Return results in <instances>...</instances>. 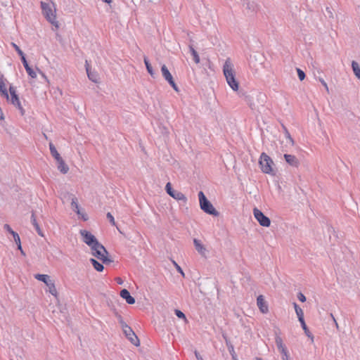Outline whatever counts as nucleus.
Returning <instances> with one entry per match:
<instances>
[{
	"mask_svg": "<svg viewBox=\"0 0 360 360\" xmlns=\"http://www.w3.org/2000/svg\"><path fill=\"white\" fill-rule=\"evenodd\" d=\"M80 235L82 237L83 241L90 247L91 254L96 257L98 259L105 263L109 262L108 259V252L96 239V238L89 231L82 229L79 231Z\"/></svg>",
	"mask_w": 360,
	"mask_h": 360,
	"instance_id": "nucleus-1",
	"label": "nucleus"
},
{
	"mask_svg": "<svg viewBox=\"0 0 360 360\" xmlns=\"http://www.w3.org/2000/svg\"><path fill=\"white\" fill-rule=\"evenodd\" d=\"M41 8L42 11V14L45 17V18L56 29L59 27V23L57 20L56 16V4L53 1H49V2H41Z\"/></svg>",
	"mask_w": 360,
	"mask_h": 360,
	"instance_id": "nucleus-2",
	"label": "nucleus"
},
{
	"mask_svg": "<svg viewBox=\"0 0 360 360\" xmlns=\"http://www.w3.org/2000/svg\"><path fill=\"white\" fill-rule=\"evenodd\" d=\"M223 72L226 80L231 89L234 91H238L239 88V84L236 79L233 65L231 63L229 58L226 60L223 65Z\"/></svg>",
	"mask_w": 360,
	"mask_h": 360,
	"instance_id": "nucleus-3",
	"label": "nucleus"
},
{
	"mask_svg": "<svg viewBox=\"0 0 360 360\" xmlns=\"http://www.w3.org/2000/svg\"><path fill=\"white\" fill-rule=\"evenodd\" d=\"M259 164L261 170L263 173L268 174L272 176H274L276 174V172L274 169V163L272 159L265 153H262L261 154Z\"/></svg>",
	"mask_w": 360,
	"mask_h": 360,
	"instance_id": "nucleus-4",
	"label": "nucleus"
},
{
	"mask_svg": "<svg viewBox=\"0 0 360 360\" xmlns=\"http://www.w3.org/2000/svg\"><path fill=\"white\" fill-rule=\"evenodd\" d=\"M198 198L200 207L202 210L208 214L215 217L219 216V212L216 210L213 205L207 199L202 191L198 193Z\"/></svg>",
	"mask_w": 360,
	"mask_h": 360,
	"instance_id": "nucleus-5",
	"label": "nucleus"
},
{
	"mask_svg": "<svg viewBox=\"0 0 360 360\" xmlns=\"http://www.w3.org/2000/svg\"><path fill=\"white\" fill-rule=\"evenodd\" d=\"M8 98H5L8 103L14 105L16 108L19 110L20 114L22 115H25V110L20 103L18 95L17 94L15 88L10 85L8 88Z\"/></svg>",
	"mask_w": 360,
	"mask_h": 360,
	"instance_id": "nucleus-6",
	"label": "nucleus"
},
{
	"mask_svg": "<svg viewBox=\"0 0 360 360\" xmlns=\"http://www.w3.org/2000/svg\"><path fill=\"white\" fill-rule=\"evenodd\" d=\"M275 343L281 355V360H292L286 345L283 343L282 338L277 333L275 335Z\"/></svg>",
	"mask_w": 360,
	"mask_h": 360,
	"instance_id": "nucleus-7",
	"label": "nucleus"
},
{
	"mask_svg": "<svg viewBox=\"0 0 360 360\" xmlns=\"http://www.w3.org/2000/svg\"><path fill=\"white\" fill-rule=\"evenodd\" d=\"M253 214L259 224L264 227H269L271 224L270 219L265 216L262 211L257 208L253 209Z\"/></svg>",
	"mask_w": 360,
	"mask_h": 360,
	"instance_id": "nucleus-8",
	"label": "nucleus"
},
{
	"mask_svg": "<svg viewBox=\"0 0 360 360\" xmlns=\"http://www.w3.org/2000/svg\"><path fill=\"white\" fill-rule=\"evenodd\" d=\"M161 72L165 79L171 85V86L175 91L178 92L179 88L176 84L172 74L170 73V72L169 71L165 65H163L161 67Z\"/></svg>",
	"mask_w": 360,
	"mask_h": 360,
	"instance_id": "nucleus-9",
	"label": "nucleus"
},
{
	"mask_svg": "<svg viewBox=\"0 0 360 360\" xmlns=\"http://www.w3.org/2000/svg\"><path fill=\"white\" fill-rule=\"evenodd\" d=\"M123 331L129 340L135 346H139L140 342L132 329L127 325L122 326Z\"/></svg>",
	"mask_w": 360,
	"mask_h": 360,
	"instance_id": "nucleus-10",
	"label": "nucleus"
},
{
	"mask_svg": "<svg viewBox=\"0 0 360 360\" xmlns=\"http://www.w3.org/2000/svg\"><path fill=\"white\" fill-rule=\"evenodd\" d=\"M193 244L197 252L203 257H207L208 251L206 247L202 243V242L197 239H193Z\"/></svg>",
	"mask_w": 360,
	"mask_h": 360,
	"instance_id": "nucleus-11",
	"label": "nucleus"
},
{
	"mask_svg": "<svg viewBox=\"0 0 360 360\" xmlns=\"http://www.w3.org/2000/svg\"><path fill=\"white\" fill-rule=\"evenodd\" d=\"M6 83L7 80L3 75L0 77V95L4 98H8V91Z\"/></svg>",
	"mask_w": 360,
	"mask_h": 360,
	"instance_id": "nucleus-12",
	"label": "nucleus"
},
{
	"mask_svg": "<svg viewBox=\"0 0 360 360\" xmlns=\"http://www.w3.org/2000/svg\"><path fill=\"white\" fill-rule=\"evenodd\" d=\"M257 304L263 314H266L269 311V307L264 299L263 295H259L257 298Z\"/></svg>",
	"mask_w": 360,
	"mask_h": 360,
	"instance_id": "nucleus-13",
	"label": "nucleus"
},
{
	"mask_svg": "<svg viewBox=\"0 0 360 360\" xmlns=\"http://www.w3.org/2000/svg\"><path fill=\"white\" fill-rule=\"evenodd\" d=\"M120 296L129 304H133L135 303V299L131 296L129 292L127 289H123L121 290Z\"/></svg>",
	"mask_w": 360,
	"mask_h": 360,
	"instance_id": "nucleus-14",
	"label": "nucleus"
},
{
	"mask_svg": "<svg viewBox=\"0 0 360 360\" xmlns=\"http://www.w3.org/2000/svg\"><path fill=\"white\" fill-rule=\"evenodd\" d=\"M171 197L177 201L181 202L184 205H186L187 202V198L180 191L174 190L173 193L171 195Z\"/></svg>",
	"mask_w": 360,
	"mask_h": 360,
	"instance_id": "nucleus-15",
	"label": "nucleus"
},
{
	"mask_svg": "<svg viewBox=\"0 0 360 360\" xmlns=\"http://www.w3.org/2000/svg\"><path fill=\"white\" fill-rule=\"evenodd\" d=\"M284 158L285 161L292 167H298L299 165V160L298 159L293 155L290 154H285Z\"/></svg>",
	"mask_w": 360,
	"mask_h": 360,
	"instance_id": "nucleus-16",
	"label": "nucleus"
},
{
	"mask_svg": "<svg viewBox=\"0 0 360 360\" xmlns=\"http://www.w3.org/2000/svg\"><path fill=\"white\" fill-rule=\"evenodd\" d=\"M86 70L89 79L92 82L97 83L98 82V75L96 72H91L90 65L87 61H86Z\"/></svg>",
	"mask_w": 360,
	"mask_h": 360,
	"instance_id": "nucleus-17",
	"label": "nucleus"
},
{
	"mask_svg": "<svg viewBox=\"0 0 360 360\" xmlns=\"http://www.w3.org/2000/svg\"><path fill=\"white\" fill-rule=\"evenodd\" d=\"M58 162V170L63 173L66 174L69 171L68 166L65 164V161L63 160V158H60L58 160H56Z\"/></svg>",
	"mask_w": 360,
	"mask_h": 360,
	"instance_id": "nucleus-18",
	"label": "nucleus"
},
{
	"mask_svg": "<svg viewBox=\"0 0 360 360\" xmlns=\"http://www.w3.org/2000/svg\"><path fill=\"white\" fill-rule=\"evenodd\" d=\"M34 278L38 281L44 282L46 285H49L53 281L50 279V276L46 274H36Z\"/></svg>",
	"mask_w": 360,
	"mask_h": 360,
	"instance_id": "nucleus-19",
	"label": "nucleus"
},
{
	"mask_svg": "<svg viewBox=\"0 0 360 360\" xmlns=\"http://www.w3.org/2000/svg\"><path fill=\"white\" fill-rule=\"evenodd\" d=\"M188 49H189V51L193 56V59L194 62L196 64H198L200 61V56H199L198 52L195 51V49H194V47L192 44H190L188 46Z\"/></svg>",
	"mask_w": 360,
	"mask_h": 360,
	"instance_id": "nucleus-20",
	"label": "nucleus"
},
{
	"mask_svg": "<svg viewBox=\"0 0 360 360\" xmlns=\"http://www.w3.org/2000/svg\"><path fill=\"white\" fill-rule=\"evenodd\" d=\"M293 306H294L295 313L297 316L299 321H302L304 320L303 310L295 302L293 303Z\"/></svg>",
	"mask_w": 360,
	"mask_h": 360,
	"instance_id": "nucleus-21",
	"label": "nucleus"
},
{
	"mask_svg": "<svg viewBox=\"0 0 360 360\" xmlns=\"http://www.w3.org/2000/svg\"><path fill=\"white\" fill-rule=\"evenodd\" d=\"M353 72L358 79H360V65L354 60L352 62Z\"/></svg>",
	"mask_w": 360,
	"mask_h": 360,
	"instance_id": "nucleus-22",
	"label": "nucleus"
},
{
	"mask_svg": "<svg viewBox=\"0 0 360 360\" xmlns=\"http://www.w3.org/2000/svg\"><path fill=\"white\" fill-rule=\"evenodd\" d=\"M49 148H50L51 154L56 159V160H58L62 158L53 143H51L49 144Z\"/></svg>",
	"mask_w": 360,
	"mask_h": 360,
	"instance_id": "nucleus-23",
	"label": "nucleus"
},
{
	"mask_svg": "<svg viewBox=\"0 0 360 360\" xmlns=\"http://www.w3.org/2000/svg\"><path fill=\"white\" fill-rule=\"evenodd\" d=\"M94 268L98 271H102L103 270V266L100 262H97L94 259H90Z\"/></svg>",
	"mask_w": 360,
	"mask_h": 360,
	"instance_id": "nucleus-24",
	"label": "nucleus"
},
{
	"mask_svg": "<svg viewBox=\"0 0 360 360\" xmlns=\"http://www.w3.org/2000/svg\"><path fill=\"white\" fill-rule=\"evenodd\" d=\"M300 323H301V326H302V328H303V330H304V333L305 334L311 339V340L313 341V339H314V337L313 335H311V333L309 332L306 323H305V321L304 320L302 321H300Z\"/></svg>",
	"mask_w": 360,
	"mask_h": 360,
	"instance_id": "nucleus-25",
	"label": "nucleus"
},
{
	"mask_svg": "<svg viewBox=\"0 0 360 360\" xmlns=\"http://www.w3.org/2000/svg\"><path fill=\"white\" fill-rule=\"evenodd\" d=\"M75 212L77 213V214L79 216V217L81 218L82 220H84V221L88 220V215L83 210H81L79 208V212H78V210H76Z\"/></svg>",
	"mask_w": 360,
	"mask_h": 360,
	"instance_id": "nucleus-26",
	"label": "nucleus"
},
{
	"mask_svg": "<svg viewBox=\"0 0 360 360\" xmlns=\"http://www.w3.org/2000/svg\"><path fill=\"white\" fill-rule=\"evenodd\" d=\"M71 207H72V209L74 211H76V210H78V211H79V204H78L77 198H75V197L72 198V201H71Z\"/></svg>",
	"mask_w": 360,
	"mask_h": 360,
	"instance_id": "nucleus-27",
	"label": "nucleus"
},
{
	"mask_svg": "<svg viewBox=\"0 0 360 360\" xmlns=\"http://www.w3.org/2000/svg\"><path fill=\"white\" fill-rule=\"evenodd\" d=\"M28 75L32 78L37 77V73L29 65L25 68Z\"/></svg>",
	"mask_w": 360,
	"mask_h": 360,
	"instance_id": "nucleus-28",
	"label": "nucleus"
},
{
	"mask_svg": "<svg viewBox=\"0 0 360 360\" xmlns=\"http://www.w3.org/2000/svg\"><path fill=\"white\" fill-rule=\"evenodd\" d=\"M49 288V292L53 295H57V290L56 288L55 284L53 282L50 283L49 285H47Z\"/></svg>",
	"mask_w": 360,
	"mask_h": 360,
	"instance_id": "nucleus-29",
	"label": "nucleus"
},
{
	"mask_svg": "<svg viewBox=\"0 0 360 360\" xmlns=\"http://www.w3.org/2000/svg\"><path fill=\"white\" fill-rule=\"evenodd\" d=\"M283 129L284 130L285 136L286 139H288L291 143H294L293 139L291 137V136H290L288 130L287 129V128L284 125H283Z\"/></svg>",
	"mask_w": 360,
	"mask_h": 360,
	"instance_id": "nucleus-30",
	"label": "nucleus"
},
{
	"mask_svg": "<svg viewBox=\"0 0 360 360\" xmlns=\"http://www.w3.org/2000/svg\"><path fill=\"white\" fill-rule=\"evenodd\" d=\"M165 191H166L168 195H169L170 196L173 193V192L174 191V190L172 187V184L169 182H168L166 184Z\"/></svg>",
	"mask_w": 360,
	"mask_h": 360,
	"instance_id": "nucleus-31",
	"label": "nucleus"
},
{
	"mask_svg": "<svg viewBox=\"0 0 360 360\" xmlns=\"http://www.w3.org/2000/svg\"><path fill=\"white\" fill-rule=\"evenodd\" d=\"M172 264H174V266H175L176 269L177 270V271L179 272L183 277H185V274L183 271L181 266L175 261L172 260Z\"/></svg>",
	"mask_w": 360,
	"mask_h": 360,
	"instance_id": "nucleus-32",
	"label": "nucleus"
},
{
	"mask_svg": "<svg viewBox=\"0 0 360 360\" xmlns=\"http://www.w3.org/2000/svg\"><path fill=\"white\" fill-rule=\"evenodd\" d=\"M144 63L146 64V66L148 72L153 76V70H152V67H151L150 64L149 63V62H148V60H147L146 58H144Z\"/></svg>",
	"mask_w": 360,
	"mask_h": 360,
	"instance_id": "nucleus-33",
	"label": "nucleus"
},
{
	"mask_svg": "<svg viewBox=\"0 0 360 360\" xmlns=\"http://www.w3.org/2000/svg\"><path fill=\"white\" fill-rule=\"evenodd\" d=\"M297 75H298L299 79L301 81L304 80L305 78V73L300 68L297 69Z\"/></svg>",
	"mask_w": 360,
	"mask_h": 360,
	"instance_id": "nucleus-34",
	"label": "nucleus"
},
{
	"mask_svg": "<svg viewBox=\"0 0 360 360\" xmlns=\"http://www.w3.org/2000/svg\"><path fill=\"white\" fill-rule=\"evenodd\" d=\"M175 314L179 319H184L185 320L186 319L185 314L181 311L179 310V309L175 310Z\"/></svg>",
	"mask_w": 360,
	"mask_h": 360,
	"instance_id": "nucleus-35",
	"label": "nucleus"
},
{
	"mask_svg": "<svg viewBox=\"0 0 360 360\" xmlns=\"http://www.w3.org/2000/svg\"><path fill=\"white\" fill-rule=\"evenodd\" d=\"M106 216H107V218L109 219L110 222L111 223V224L112 226H115L116 223H115L114 217L111 214V213L108 212Z\"/></svg>",
	"mask_w": 360,
	"mask_h": 360,
	"instance_id": "nucleus-36",
	"label": "nucleus"
},
{
	"mask_svg": "<svg viewBox=\"0 0 360 360\" xmlns=\"http://www.w3.org/2000/svg\"><path fill=\"white\" fill-rule=\"evenodd\" d=\"M11 235L13 236V239H14V240H15L16 244H18L19 243H21L20 242V236H19V235L16 232H14Z\"/></svg>",
	"mask_w": 360,
	"mask_h": 360,
	"instance_id": "nucleus-37",
	"label": "nucleus"
},
{
	"mask_svg": "<svg viewBox=\"0 0 360 360\" xmlns=\"http://www.w3.org/2000/svg\"><path fill=\"white\" fill-rule=\"evenodd\" d=\"M11 46L15 49V50L18 52V53L19 55H22V50L20 49V47L17 44H15V43L12 42L11 43Z\"/></svg>",
	"mask_w": 360,
	"mask_h": 360,
	"instance_id": "nucleus-38",
	"label": "nucleus"
},
{
	"mask_svg": "<svg viewBox=\"0 0 360 360\" xmlns=\"http://www.w3.org/2000/svg\"><path fill=\"white\" fill-rule=\"evenodd\" d=\"M297 298L298 300L302 302H304L306 301V297L304 296V295L302 292H299L297 294Z\"/></svg>",
	"mask_w": 360,
	"mask_h": 360,
	"instance_id": "nucleus-39",
	"label": "nucleus"
},
{
	"mask_svg": "<svg viewBox=\"0 0 360 360\" xmlns=\"http://www.w3.org/2000/svg\"><path fill=\"white\" fill-rule=\"evenodd\" d=\"M20 56L21 57V60L22 62V64H23L24 67L27 68V66H28L29 65H28V63H27V60L25 58V56L24 53H22V55H20Z\"/></svg>",
	"mask_w": 360,
	"mask_h": 360,
	"instance_id": "nucleus-40",
	"label": "nucleus"
},
{
	"mask_svg": "<svg viewBox=\"0 0 360 360\" xmlns=\"http://www.w3.org/2000/svg\"><path fill=\"white\" fill-rule=\"evenodd\" d=\"M31 219H32V223L34 227L39 226V224L37 221L36 217L34 213H32Z\"/></svg>",
	"mask_w": 360,
	"mask_h": 360,
	"instance_id": "nucleus-41",
	"label": "nucleus"
},
{
	"mask_svg": "<svg viewBox=\"0 0 360 360\" xmlns=\"http://www.w3.org/2000/svg\"><path fill=\"white\" fill-rule=\"evenodd\" d=\"M4 229L8 231L11 234L13 233L15 231L11 228V226L8 224L4 225Z\"/></svg>",
	"mask_w": 360,
	"mask_h": 360,
	"instance_id": "nucleus-42",
	"label": "nucleus"
},
{
	"mask_svg": "<svg viewBox=\"0 0 360 360\" xmlns=\"http://www.w3.org/2000/svg\"><path fill=\"white\" fill-rule=\"evenodd\" d=\"M319 81L321 82L322 85L325 87L326 90L328 92L329 91L328 86L326 82L324 81V79H319Z\"/></svg>",
	"mask_w": 360,
	"mask_h": 360,
	"instance_id": "nucleus-43",
	"label": "nucleus"
},
{
	"mask_svg": "<svg viewBox=\"0 0 360 360\" xmlns=\"http://www.w3.org/2000/svg\"><path fill=\"white\" fill-rule=\"evenodd\" d=\"M35 229H36V231H37V233H38L40 236L43 237V236H44V233H43V232H42L41 229H40L39 225V226H36V227H35Z\"/></svg>",
	"mask_w": 360,
	"mask_h": 360,
	"instance_id": "nucleus-44",
	"label": "nucleus"
},
{
	"mask_svg": "<svg viewBox=\"0 0 360 360\" xmlns=\"http://www.w3.org/2000/svg\"><path fill=\"white\" fill-rule=\"evenodd\" d=\"M115 281L119 285H122L123 284V280L120 277L115 278Z\"/></svg>",
	"mask_w": 360,
	"mask_h": 360,
	"instance_id": "nucleus-45",
	"label": "nucleus"
},
{
	"mask_svg": "<svg viewBox=\"0 0 360 360\" xmlns=\"http://www.w3.org/2000/svg\"><path fill=\"white\" fill-rule=\"evenodd\" d=\"M195 356L198 360H203L202 356L197 351H195Z\"/></svg>",
	"mask_w": 360,
	"mask_h": 360,
	"instance_id": "nucleus-46",
	"label": "nucleus"
},
{
	"mask_svg": "<svg viewBox=\"0 0 360 360\" xmlns=\"http://www.w3.org/2000/svg\"><path fill=\"white\" fill-rule=\"evenodd\" d=\"M17 245H18V249L20 250L21 253L22 255H25V252L22 248L21 243H19L18 244H17Z\"/></svg>",
	"mask_w": 360,
	"mask_h": 360,
	"instance_id": "nucleus-47",
	"label": "nucleus"
},
{
	"mask_svg": "<svg viewBox=\"0 0 360 360\" xmlns=\"http://www.w3.org/2000/svg\"><path fill=\"white\" fill-rule=\"evenodd\" d=\"M102 1L108 4H110L112 2V0H102Z\"/></svg>",
	"mask_w": 360,
	"mask_h": 360,
	"instance_id": "nucleus-48",
	"label": "nucleus"
},
{
	"mask_svg": "<svg viewBox=\"0 0 360 360\" xmlns=\"http://www.w3.org/2000/svg\"><path fill=\"white\" fill-rule=\"evenodd\" d=\"M255 360H262V358H259V357H257V358L255 359Z\"/></svg>",
	"mask_w": 360,
	"mask_h": 360,
	"instance_id": "nucleus-49",
	"label": "nucleus"
},
{
	"mask_svg": "<svg viewBox=\"0 0 360 360\" xmlns=\"http://www.w3.org/2000/svg\"><path fill=\"white\" fill-rule=\"evenodd\" d=\"M331 316H332L333 318H334V317H333V314H331ZM334 321H335V320H334Z\"/></svg>",
	"mask_w": 360,
	"mask_h": 360,
	"instance_id": "nucleus-50",
	"label": "nucleus"
}]
</instances>
